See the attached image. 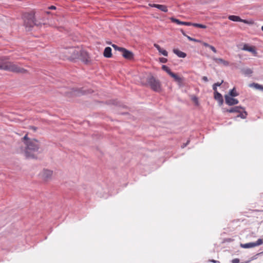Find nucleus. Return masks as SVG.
Returning a JSON list of instances; mask_svg holds the SVG:
<instances>
[{
	"label": "nucleus",
	"instance_id": "1",
	"mask_svg": "<svg viewBox=\"0 0 263 263\" xmlns=\"http://www.w3.org/2000/svg\"><path fill=\"white\" fill-rule=\"evenodd\" d=\"M25 145V155L27 158L37 159V156L35 153H41L40 142L35 138L31 139L28 137V134H26L22 139Z\"/></svg>",
	"mask_w": 263,
	"mask_h": 263
},
{
	"label": "nucleus",
	"instance_id": "2",
	"mask_svg": "<svg viewBox=\"0 0 263 263\" xmlns=\"http://www.w3.org/2000/svg\"><path fill=\"white\" fill-rule=\"evenodd\" d=\"M7 57H0V69L9 71L17 73H25L27 70L24 68L19 67L13 63L7 61Z\"/></svg>",
	"mask_w": 263,
	"mask_h": 263
},
{
	"label": "nucleus",
	"instance_id": "3",
	"mask_svg": "<svg viewBox=\"0 0 263 263\" xmlns=\"http://www.w3.org/2000/svg\"><path fill=\"white\" fill-rule=\"evenodd\" d=\"M22 18L24 21V26L27 31H31L34 26H39L40 25V23H37L33 11L23 13Z\"/></svg>",
	"mask_w": 263,
	"mask_h": 263
},
{
	"label": "nucleus",
	"instance_id": "4",
	"mask_svg": "<svg viewBox=\"0 0 263 263\" xmlns=\"http://www.w3.org/2000/svg\"><path fill=\"white\" fill-rule=\"evenodd\" d=\"M141 84L144 86H149L153 91L160 92L161 91V84L160 81L157 79L150 73L146 78V82H141Z\"/></svg>",
	"mask_w": 263,
	"mask_h": 263
},
{
	"label": "nucleus",
	"instance_id": "5",
	"mask_svg": "<svg viewBox=\"0 0 263 263\" xmlns=\"http://www.w3.org/2000/svg\"><path fill=\"white\" fill-rule=\"evenodd\" d=\"M64 60L75 62L79 59V51L73 47L66 49L61 55Z\"/></svg>",
	"mask_w": 263,
	"mask_h": 263
},
{
	"label": "nucleus",
	"instance_id": "6",
	"mask_svg": "<svg viewBox=\"0 0 263 263\" xmlns=\"http://www.w3.org/2000/svg\"><path fill=\"white\" fill-rule=\"evenodd\" d=\"M79 51V58H80L82 62L85 64L88 65L91 64V59L88 53L83 50H81Z\"/></svg>",
	"mask_w": 263,
	"mask_h": 263
},
{
	"label": "nucleus",
	"instance_id": "7",
	"mask_svg": "<svg viewBox=\"0 0 263 263\" xmlns=\"http://www.w3.org/2000/svg\"><path fill=\"white\" fill-rule=\"evenodd\" d=\"M263 243V239H258L256 242H249L247 243H240V246L241 248L245 249H248L250 248L255 247L261 245Z\"/></svg>",
	"mask_w": 263,
	"mask_h": 263
},
{
	"label": "nucleus",
	"instance_id": "8",
	"mask_svg": "<svg viewBox=\"0 0 263 263\" xmlns=\"http://www.w3.org/2000/svg\"><path fill=\"white\" fill-rule=\"evenodd\" d=\"M172 78H173L174 81L177 83L178 85L180 87H182L185 85V79L183 77H179L177 73L173 72V73L171 76Z\"/></svg>",
	"mask_w": 263,
	"mask_h": 263
},
{
	"label": "nucleus",
	"instance_id": "9",
	"mask_svg": "<svg viewBox=\"0 0 263 263\" xmlns=\"http://www.w3.org/2000/svg\"><path fill=\"white\" fill-rule=\"evenodd\" d=\"M225 103L229 106H233L238 104L239 101L237 99L230 97L229 96L225 95Z\"/></svg>",
	"mask_w": 263,
	"mask_h": 263
},
{
	"label": "nucleus",
	"instance_id": "10",
	"mask_svg": "<svg viewBox=\"0 0 263 263\" xmlns=\"http://www.w3.org/2000/svg\"><path fill=\"white\" fill-rule=\"evenodd\" d=\"M121 52L122 53V56L124 58L128 60L134 59V54L131 51H129L125 48H123Z\"/></svg>",
	"mask_w": 263,
	"mask_h": 263
},
{
	"label": "nucleus",
	"instance_id": "11",
	"mask_svg": "<svg viewBox=\"0 0 263 263\" xmlns=\"http://www.w3.org/2000/svg\"><path fill=\"white\" fill-rule=\"evenodd\" d=\"M74 92L77 95L80 96L92 93L93 92V90L91 89H84L83 88H81L76 89Z\"/></svg>",
	"mask_w": 263,
	"mask_h": 263
},
{
	"label": "nucleus",
	"instance_id": "12",
	"mask_svg": "<svg viewBox=\"0 0 263 263\" xmlns=\"http://www.w3.org/2000/svg\"><path fill=\"white\" fill-rule=\"evenodd\" d=\"M244 109V107L241 106H235L232 107L229 109L227 108H223L222 110L223 112H229V113H234L240 112V109Z\"/></svg>",
	"mask_w": 263,
	"mask_h": 263
},
{
	"label": "nucleus",
	"instance_id": "13",
	"mask_svg": "<svg viewBox=\"0 0 263 263\" xmlns=\"http://www.w3.org/2000/svg\"><path fill=\"white\" fill-rule=\"evenodd\" d=\"M242 49L243 50L249 51L252 53L254 55H256L257 54L256 48L254 46H249L248 44H244Z\"/></svg>",
	"mask_w": 263,
	"mask_h": 263
},
{
	"label": "nucleus",
	"instance_id": "14",
	"mask_svg": "<svg viewBox=\"0 0 263 263\" xmlns=\"http://www.w3.org/2000/svg\"><path fill=\"white\" fill-rule=\"evenodd\" d=\"M53 174V171L47 170L44 169L43 172V179L44 181H47L49 179L51 178Z\"/></svg>",
	"mask_w": 263,
	"mask_h": 263
},
{
	"label": "nucleus",
	"instance_id": "15",
	"mask_svg": "<svg viewBox=\"0 0 263 263\" xmlns=\"http://www.w3.org/2000/svg\"><path fill=\"white\" fill-rule=\"evenodd\" d=\"M148 5L151 7L157 8L164 12H166L168 11L167 7L166 5L155 4H149Z\"/></svg>",
	"mask_w": 263,
	"mask_h": 263
},
{
	"label": "nucleus",
	"instance_id": "16",
	"mask_svg": "<svg viewBox=\"0 0 263 263\" xmlns=\"http://www.w3.org/2000/svg\"><path fill=\"white\" fill-rule=\"evenodd\" d=\"M214 98L215 100L218 102L220 106L222 105L223 103V99L222 95L218 91L214 92Z\"/></svg>",
	"mask_w": 263,
	"mask_h": 263
},
{
	"label": "nucleus",
	"instance_id": "17",
	"mask_svg": "<svg viewBox=\"0 0 263 263\" xmlns=\"http://www.w3.org/2000/svg\"><path fill=\"white\" fill-rule=\"evenodd\" d=\"M228 18L230 20H231L232 21H234V22H243L246 24L248 23L247 20H242L239 16H236V15H229L228 16Z\"/></svg>",
	"mask_w": 263,
	"mask_h": 263
},
{
	"label": "nucleus",
	"instance_id": "18",
	"mask_svg": "<svg viewBox=\"0 0 263 263\" xmlns=\"http://www.w3.org/2000/svg\"><path fill=\"white\" fill-rule=\"evenodd\" d=\"M111 48L110 47H107L105 48L103 52V55L106 58H110L112 56Z\"/></svg>",
	"mask_w": 263,
	"mask_h": 263
},
{
	"label": "nucleus",
	"instance_id": "19",
	"mask_svg": "<svg viewBox=\"0 0 263 263\" xmlns=\"http://www.w3.org/2000/svg\"><path fill=\"white\" fill-rule=\"evenodd\" d=\"M173 51L179 58H184L186 57V54L185 52H183L178 49H174Z\"/></svg>",
	"mask_w": 263,
	"mask_h": 263
},
{
	"label": "nucleus",
	"instance_id": "20",
	"mask_svg": "<svg viewBox=\"0 0 263 263\" xmlns=\"http://www.w3.org/2000/svg\"><path fill=\"white\" fill-rule=\"evenodd\" d=\"M231 97L234 98L239 95V93L236 91V88L234 87L233 89H230L229 91L228 95Z\"/></svg>",
	"mask_w": 263,
	"mask_h": 263
},
{
	"label": "nucleus",
	"instance_id": "21",
	"mask_svg": "<svg viewBox=\"0 0 263 263\" xmlns=\"http://www.w3.org/2000/svg\"><path fill=\"white\" fill-rule=\"evenodd\" d=\"M154 47L156 48H157V49L158 50V51L159 52H160L161 54H162L164 56H167V55H168L167 51L166 50L161 48V47L159 45H158L157 44H155Z\"/></svg>",
	"mask_w": 263,
	"mask_h": 263
},
{
	"label": "nucleus",
	"instance_id": "22",
	"mask_svg": "<svg viewBox=\"0 0 263 263\" xmlns=\"http://www.w3.org/2000/svg\"><path fill=\"white\" fill-rule=\"evenodd\" d=\"M241 72L246 76H250L253 73V71L250 68L243 69L241 70Z\"/></svg>",
	"mask_w": 263,
	"mask_h": 263
},
{
	"label": "nucleus",
	"instance_id": "23",
	"mask_svg": "<svg viewBox=\"0 0 263 263\" xmlns=\"http://www.w3.org/2000/svg\"><path fill=\"white\" fill-rule=\"evenodd\" d=\"M162 69L165 71L170 76L173 73V72L171 71L169 67H168L166 65H163L161 67Z\"/></svg>",
	"mask_w": 263,
	"mask_h": 263
},
{
	"label": "nucleus",
	"instance_id": "24",
	"mask_svg": "<svg viewBox=\"0 0 263 263\" xmlns=\"http://www.w3.org/2000/svg\"><path fill=\"white\" fill-rule=\"evenodd\" d=\"M213 60L217 63H223L226 65L228 64V62L227 61H226L221 58H213Z\"/></svg>",
	"mask_w": 263,
	"mask_h": 263
},
{
	"label": "nucleus",
	"instance_id": "25",
	"mask_svg": "<svg viewBox=\"0 0 263 263\" xmlns=\"http://www.w3.org/2000/svg\"><path fill=\"white\" fill-rule=\"evenodd\" d=\"M170 20L172 22L176 23L178 25H183L184 22L181 21L178 19H177L174 17H172L170 18Z\"/></svg>",
	"mask_w": 263,
	"mask_h": 263
},
{
	"label": "nucleus",
	"instance_id": "26",
	"mask_svg": "<svg viewBox=\"0 0 263 263\" xmlns=\"http://www.w3.org/2000/svg\"><path fill=\"white\" fill-rule=\"evenodd\" d=\"M223 82V81L222 80L221 82H217V83H214L213 85V89L214 90V92L215 91H217V86H221V85L222 84V83Z\"/></svg>",
	"mask_w": 263,
	"mask_h": 263
},
{
	"label": "nucleus",
	"instance_id": "27",
	"mask_svg": "<svg viewBox=\"0 0 263 263\" xmlns=\"http://www.w3.org/2000/svg\"><path fill=\"white\" fill-rule=\"evenodd\" d=\"M193 26L197 28L205 29L207 28V26L201 24L194 23L193 24Z\"/></svg>",
	"mask_w": 263,
	"mask_h": 263
},
{
	"label": "nucleus",
	"instance_id": "28",
	"mask_svg": "<svg viewBox=\"0 0 263 263\" xmlns=\"http://www.w3.org/2000/svg\"><path fill=\"white\" fill-rule=\"evenodd\" d=\"M250 86H253L256 89L261 90L262 88L261 85L257 83H253L250 85Z\"/></svg>",
	"mask_w": 263,
	"mask_h": 263
},
{
	"label": "nucleus",
	"instance_id": "29",
	"mask_svg": "<svg viewBox=\"0 0 263 263\" xmlns=\"http://www.w3.org/2000/svg\"><path fill=\"white\" fill-rule=\"evenodd\" d=\"M111 46L114 48L115 50L121 51L123 47H119L116 44H111Z\"/></svg>",
	"mask_w": 263,
	"mask_h": 263
},
{
	"label": "nucleus",
	"instance_id": "30",
	"mask_svg": "<svg viewBox=\"0 0 263 263\" xmlns=\"http://www.w3.org/2000/svg\"><path fill=\"white\" fill-rule=\"evenodd\" d=\"M187 39L189 40V41H193V42H197V43H199V42H202V41L201 40H198V39H195V38H193V37H191V36H188L187 37Z\"/></svg>",
	"mask_w": 263,
	"mask_h": 263
},
{
	"label": "nucleus",
	"instance_id": "31",
	"mask_svg": "<svg viewBox=\"0 0 263 263\" xmlns=\"http://www.w3.org/2000/svg\"><path fill=\"white\" fill-rule=\"evenodd\" d=\"M192 100L195 103V104L196 105H197V106L199 105L198 98L196 96H194L192 98Z\"/></svg>",
	"mask_w": 263,
	"mask_h": 263
},
{
	"label": "nucleus",
	"instance_id": "32",
	"mask_svg": "<svg viewBox=\"0 0 263 263\" xmlns=\"http://www.w3.org/2000/svg\"><path fill=\"white\" fill-rule=\"evenodd\" d=\"M239 114L236 116L237 118H240L243 119H245V116L243 115V112L241 109H240V112H238Z\"/></svg>",
	"mask_w": 263,
	"mask_h": 263
},
{
	"label": "nucleus",
	"instance_id": "33",
	"mask_svg": "<svg viewBox=\"0 0 263 263\" xmlns=\"http://www.w3.org/2000/svg\"><path fill=\"white\" fill-rule=\"evenodd\" d=\"M234 240L232 238H225L223 239V243L224 242H232Z\"/></svg>",
	"mask_w": 263,
	"mask_h": 263
},
{
	"label": "nucleus",
	"instance_id": "34",
	"mask_svg": "<svg viewBox=\"0 0 263 263\" xmlns=\"http://www.w3.org/2000/svg\"><path fill=\"white\" fill-rule=\"evenodd\" d=\"M159 62L162 63H166L167 62V59L164 58H160Z\"/></svg>",
	"mask_w": 263,
	"mask_h": 263
},
{
	"label": "nucleus",
	"instance_id": "35",
	"mask_svg": "<svg viewBox=\"0 0 263 263\" xmlns=\"http://www.w3.org/2000/svg\"><path fill=\"white\" fill-rule=\"evenodd\" d=\"M194 23L192 22H184L183 25L185 26H193Z\"/></svg>",
	"mask_w": 263,
	"mask_h": 263
},
{
	"label": "nucleus",
	"instance_id": "36",
	"mask_svg": "<svg viewBox=\"0 0 263 263\" xmlns=\"http://www.w3.org/2000/svg\"><path fill=\"white\" fill-rule=\"evenodd\" d=\"M200 43L202 44L204 47H209L210 48L211 45L209 44L208 43H205V42H204L203 41H202V42H199Z\"/></svg>",
	"mask_w": 263,
	"mask_h": 263
},
{
	"label": "nucleus",
	"instance_id": "37",
	"mask_svg": "<svg viewBox=\"0 0 263 263\" xmlns=\"http://www.w3.org/2000/svg\"><path fill=\"white\" fill-rule=\"evenodd\" d=\"M242 110V111L243 112V115L245 116V118L246 119L248 116V112L246 111L245 108L244 107V109H241Z\"/></svg>",
	"mask_w": 263,
	"mask_h": 263
},
{
	"label": "nucleus",
	"instance_id": "38",
	"mask_svg": "<svg viewBox=\"0 0 263 263\" xmlns=\"http://www.w3.org/2000/svg\"><path fill=\"white\" fill-rule=\"evenodd\" d=\"M209 48H210L214 53L217 52L216 49L213 46L211 45Z\"/></svg>",
	"mask_w": 263,
	"mask_h": 263
},
{
	"label": "nucleus",
	"instance_id": "39",
	"mask_svg": "<svg viewBox=\"0 0 263 263\" xmlns=\"http://www.w3.org/2000/svg\"><path fill=\"white\" fill-rule=\"evenodd\" d=\"M29 129H32L34 132H35L37 130V127H36V126H29Z\"/></svg>",
	"mask_w": 263,
	"mask_h": 263
},
{
	"label": "nucleus",
	"instance_id": "40",
	"mask_svg": "<svg viewBox=\"0 0 263 263\" xmlns=\"http://www.w3.org/2000/svg\"><path fill=\"white\" fill-rule=\"evenodd\" d=\"M232 263H239V259L238 258H235L232 260Z\"/></svg>",
	"mask_w": 263,
	"mask_h": 263
},
{
	"label": "nucleus",
	"instance_id": "41",
	"mask_svg": "<svg viewBox=\"0 0 263 263\" xmlns=\"http://www.w3.org/2000/svg\"><path fill=\"white\" fill-rule=\"evenodd\" d=\"M49 10H55L57 9L56 7L54 6H50L48 7Z\"/></svg>",
	"mask_w": 263,
	"mask_h": 263
},
{
	"label": "nucleus",
	"instance_id": "42",
	"mask_svg": "<svg viewBox=\"0 0 263 263\" xmlns=\"http://www.w3.org/2000/svg\"><path fill=\"white\" fill-rule=\"evenodd\" d=\"M180 31L182 33V34L184 36H186V37L189 36L187 35L186 34L185 32H184V31L182 29H181L180 30Z\"/></svg>",
	"mask_w": 263,
	"mask_h": 263
},
{
	"label": "nucleus",
	"instance_id": "43",
	"mask_svg": "<svg viewBox=\"0 0 263 263\" xmlns=\"http://www.w3.org/2000/svg\"><path fill=\"white\" fill-rule=\"evenodd\" d=\"M202 80H203L204 82H208V77H206V76H203L202 78Z\"/></svg>",
	"mask_w": 263,
	"mask_h": 263
},
{
	"label": "nucleus",
	"instance_id": "44",
	"mask_svg": "<svg viewBox=\"0 0 263 263\" xmlns=\"http://www.w3.org/2000/svg\"><path fill=\"white\" fill-rule=\"evenodd\" d=\"M209 261L211 262H213V263H216V262H219V261H218L217 260H215L214 259H210Z\"/></svg>",
	"mask_w": 263,
	"mask_h": 263
},
{
	"label": "nucleus",
	"instance_id": "45",
	"mask_svg": "<svg viewBox=\"0 0 263 263\" xmlns=\"http://www.w3.org/2000/svg\"><path fill=\"white\" fill-rule=\"evenodd\" d=\"M187 146V144H186V143H183L182 145H181V148H184L185 146Z\"/></svg>",
	"mask_w": 263,
	"mask_h": 263
},
{
	"label": "nucleus",
	"instance_id": "46",
	"mask_svg": "<svg viewBox=\"0 0 263 263\" xmlns=\"http://www.w3.org/2000/svg\"><path fill=\"white\" fill-rule=\"evenodd\" d=\"M121 115H128V112H122L120 114Z\"/></svg>",
	"mask_w": 263,
	"mask_h": 263
},
{
	"label": "nucleus",
	"instance_id": "47",
	"mask_svg": "<svg viewBox=\"0 0 263 263\" xmlns=\"http://www.w3.org/2000/svg\"><path fill=\"white\" fill-rule=\"evenodd\" d=\"M121 106H122L123 108H127V106H126V105H122Z\"/></svg>",
	"mask_w": 263,
	"mask_h": 263
},
{
	"label": "nucleus",
	"instance_id": "48",
	"mask_svg": "<svg viewBox=\"0 0 263 263\" xmlns=\"http://www.w3.org/2000/svg\"><path fill=\"white\" fill-rule=\"evenodd\" d=\"M190 142V140H188L187 141V142L185 143H186V144H187V145L189 144Z\"/></svg>",
	"mask_w": 263,
	"mask_h": 263
},
{
	"label": "nucleus",
	"instance_id": "49",
	"mask_svg": "<svg viewBox=\"0 0 263 263\" xmlns=\"http://www.w3.org/2000/svg\"><path fill=\"white\" fill-rule=\"evenodd\" d=\"M106 43H107V44L111 45V44H111V43L110 42H106Z\"/></svg>",
	"mask_w": 263,
	"mask_h": 263
},
{
	"label": "nucleus",
	"instance_id": "50",
	"mask_svg": "<svg viewBox=\"0 0 263 263\" xmlns=\"http://www.w3.org/2000/svg\"><path fill=\"white\" fill-rule=\"evenodd\" d=\"M46 13L47 14H50V12H49V11H46Z\"/></svg>",
	"mask_w": 263,
	"mask_h": 263
},
{
	"label": "nucleus",
	"instance_id": "51",
	"mask_svg": "<svg viewBox=\"0 0 263 263\" xmlns=\"http://www.w3.org/2000/svg\"><path fill=\"white\" fill-rule=\"evenodd\" d=\"M261 30L263 31V26L261 27Z\"/></svg>",
	"mask_w": 263,
	"mask_h": 263
},
{
	"label": "nucleus",
	"instance_id": "52",
	"mask_svg": "<svg viewBox=\"0 0 263 263\" xmlns=\"http://www.w3.org/2000/svg\"><path fill=\"white\" fill-rule=\"evenodd\" d=\"M261 90L263 91V86H262V88H261Z\"/></svg>",
	"mask_w": 263,
	"mask_h": 263
},
{
	"label": "nucleus",
	"instance_id": "53",
	"mask_svg": "<svg viewBox=\"0 0 263 263\" xmlns=\"http://www.w3.org/2000/svg\"><path fill=\"white\" fill-rule=\"evenodd\" d=\"M113 104L117 105V103H113Z\"/></svg>",
	"mask_w": 263,
	"mask_h": 263
}]
</instances>
